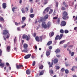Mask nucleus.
<instances>
[{
	"mask_svg": "<svg viewBox=\"0 0 77 77\" xmlns=\"http://www.w3.org/2000/svg\"><path fill=\"white\" fill-rule=\"evenodd\" d=\"M28 36H27V35L26 36V41H29V40L30 39V35H29Z\"/></svg>",
	"mask_w": 77,
	"mask_h": 77,
	"instance_id": "nucleus-24",
	"label": "nucleus"
},
{
	"mask_svg": "<svg viewBox=\"0 0 77 77\" xmlns=\"http://www.w3.org/2000/svg\"><path fill=\"white\" fill-rule=\"evenodd\" d=\"M54 32H51V36H53V35H54Z\"/></svg>",
	"mask_w": 77,
	"mask_h": 77,
	"instance_id": "nucleus-52",
	"label": "nucleus"
},
{
	"mask_svg": "<svg viewBox=\"0 0 77 77\" xmlns=\"http://www.w3.org/2000/svg\"><path fill=\"white\" fill-rule=\"evenodd\" d=\"M17 9V7H15L13 8H12V11L13 12H14L15 9Z\"/></svg>",
	"mask_w": 77,
	"mask_h": 77,
	"instance_id": "nucleus-31",
	"label": "nucleus"
},
{
	"mask_svg": "<svg viewBox=\"0 0 77 77\" xmlns=\"http://www.w3.org/2000/svg\"><path fill=\"white\" fill-rule=\"evenodd\" d=\"M60 17H59L56 21V23L57 24H60Z\"/></svg>",
	"mask_w": 77,
	"mask_h": 77,
	"instance_id": "nucleus-10",
	"label": "nucleus"
},
{
	"mask_svg": "<svg viewBox=\"0 0 77 77\" xmlns=\"http://www.w3.org/2000/svg\"><path fill=\"white\" fill-rule=\"evenodd\" d=\"M60 51V49H59V48H58L55 51V53H59Z\"/></svg>",
	"mask_w": 77,
	"mask_h": 77,
	"instance_id": "nucleus-27",
	"label": "nucleus"
},
{
	"mask_svg": "<svg viewBox=\"0 0 77 77\" xmlns=\"http://www.w3.org/2000/svg\"><path fill=\"white\" fill-rule=\"evenodd\" d=\"M63 34H60V36H59L58 38V39H59V40H60V39H61L62 38V37H63Z\"/></svg>",
	"mask_w": 77,
	"mask_h": 77,
	"instance_id": "nucleus-23",
	"label": "nucleus"
},
{
	"mask_svg": "<svg viewBox=\"0 0 77 77\" xmlns=\"http://www.w3.org/2000/svg\"><path fill=\"white\" fill-rule=\"evenodd\" d=\"M43 68L44 66H43V65H42L40 67H39V69H43Z\"/></svg>",
	"mask_w": 77,
	"mask_h": 77,
	"instance_id": "nucleus-32",
	"label": "nucleus"
},
{
	"mask_svg": "<svg viewBox=\"0 0 77 77\" xmlns=\"http://www.w3.org/2000/svg\"><path fill=\"white\" fill-rule=\"evenodd\" d=\"M75 16H73V19L75 21H76V20H77V15L76 16L75 18Z\"/></svg>",
	"mask_w": 77,
	"mask_h": 77,
	"instance_id": "nucleus-25",
	"label": "nucleus"
},
{
	"mask_svg": "<svg viewBox=\"0 0 77 77\" xmlns=\"http://www.w3.org/2000/svg\"><path fill=\"white\" fill-rule=\"evenodd\" d=\"M25 9H26V12H27L28 11H29V8L26 7L25 8Z\"/></svg>",
	"mask_w": 77,
	"mask_h": 77,
	"instance_id": "nucleus-60",
	"label": "nucleus"
},
{
	"mask_svg": "<svg viewBox=\"0 0 77 77\" xmlns=\"http://www.w3.org/2000/svg\"><path fill=\"white\" fill-rule=\"evenodd\" d=\"M63 5H64L65 6V7H66H66H68V5H67L66 3H65V2H63Z\"/></svg>",
	"mask_w": 77,
	"mask_h": 77,
	"instance_id": "nucleus-36",
	"label": "nucleus"
},
{
	"mask_svg": "<svg viewBox=\"0 0 77 77\" xmlns=\"http://www.w3.org/2000/svg\"><path fill=\"white\" fill-rule=\"evenodd\" d=\"M7 51L8 52H9L11 51V46H8L7 48Z\"/></svg>",
	"mask_w": 77,
	"mask_h": 77,
	"instance_id": "nucleus-17",
	"label": "nucleus"
},
{
	"mask_svg": "<svg viewBox=\"0 0 77 77\" xmlns=\"http://www.w3.org/2000/svg\"><path fill=\"white\" fill-rule=\"evenodd\" d=\"M51 22H48L47 23V26L48 29H49L50 27L51 26Z\"/></svg>",
	"mask_w": 77,
	"mask_h": 77,
	"instance_id": "nucleus-14",
	"label": "nucleus"
},
{
	"mask_svg": "<svg viewBox=\"0 0 77 77\" xmlns=\"http://www.w3.org/2000/svg\"><path fill=\"white\" fill-rule=\"evenodd\" d=\"M48 15H46L44 17H41L40 20L38 21V22L40 23H42V21H45L46 19H48Z\"/></svg>",
	"mask_w": 77,
	"mask_h": 77,
	"instance_id": "nucleus-3",
	"label": "nucleus"
},
{
	"mask_svg": "<svg viewBox=\"0 0 77 77\" xmlns=\"http://www.w3.org/2000/svg\"><path fill=\"white\" fill-rule=\"evenodd\" d=\"M9 33V30L7 29H5L3 30V35H6Z\"/></svg>",
	"mask_w": 77,
	"mask_h": 77,
	"instance_id": "nucleus-6",
	"label": "nucleus"
},
{
	"mask_svg": "<svg viewBox=\"0 0 77 77\" xmlns=\"http://www.w3.org/2000/svg\"><path fill=\"white\" fill-rule=\"evenodd\" d=\"M2 7L4 9H5L6 8V3H3L2 4Z\"/></svg>",
	"mask_w": 77,
	"mask_h": 77,
	"instance_id": "nucleus-20",
	"label": "nucleus"
},
{
	"mask_svg": "<svg viewBox=\"0 0 77 77\" xmlns=\"http://www.w3.org/2000/svg\"><path fill=\"white\" fill-rule=\"evenodd\" d=\"M53 9H51L50 10V11H49V14H52V12H53Z\"/></svg>",
	"mask_w": 77,
	"mask_h": 77,
	"instance_id": "nucleus-44",
	"label": "nucleus"
},
{
	"mask_svg": "<svg viewBox=\"0 0 77 77\" xmlns=\"http://www.w3.org/2000/svg\"><path fill=\"white\" fill-rule=\"evenodd\" d=\"M64 33L66 34L68 33H69V31L67 29H66L64 30Z\"/></svg>",
	"mask_w": 77,
	"mask_h": 77,
	"instance_id": "nucleus-41",
	"label": "nucleus"
},
{
	"mask_svg": "<svg viewBox=\"0 0 77 77\" xmlns=\"http://www.w3.org/2000/svg\"><path fill=\"white\" fill-rule=\"evenodd\" d=\"M23 46L24 49L22 50V52L28 53V50H27V48H28V45L26 43H24L23 44Z\"/></svg>",
	"mask_w": 77,
	"mask_h": 77,
	"instance_id": "nucleus-2",
	"label": "nucleus"
},
{
	"mask_svg": "<svg viewBox=\"0 0 77 77\" xmlns=\"http://www.w3.org/2000/svg\"><path fill=\"white\" fill-rule=\"evenodd\" d=\"M30 70L29 69H27L26 71V74H27L28 75L29 74H30Z\"/></svg>",
	"mask_w": 77,
	"mask_h": 77,
	"instance_id": "nucleus-21",
	"label": "nucleus"
},
{
	"mask_svg": "<svg viewBox=\"0 0 77 77\" xmlns=\"http://www.w3.org/2000/svg\"><path fill=\"white\" fill-rule=\"evenodd\" d=\"M48 11H49V8H46L43 11V14H45L46 12H48Z\"/></svg>",
	"mask_w": 77,
	"mask_h": 77,
	"instance_id": "nucleus-13",
	"label": "nucleus"
},
{
	"mask_svg": "<svg viewBox=\"0 0 77 77\" xmlns=\"http://www.w3.org/2000/svg\"><path fill=\"white\" fill-rule=\"evenodd\" d=\"M56 69H59L60 68V67L58 66H56Z\"/></svg>",
	"mask_w": 77,
	"mask_h": 77,
	"instance_id": "nucleus-53",
	"label": "nucleus"
},
{
	"mask_svg": "<svg viewBox=\"0 0 77 77\" xmlns=\"http://www.w3.org/2000/svg\"><path fill=\"white\" fill-rule=\"evenodd\" d=\"M22 21H25V20H26V17H23L22 18Z\"/></svg>",
	"mask_w": 77,
	"mask_h": 77,
	"instance_id": "nucleus-47",
	"label": "nucleus"
},
{
	"mask_svg": "<svg viewBox=\"0 0 77 77\" xmlns=\"http://www.w3.org/2000/svg\"><path fill=\"white\" fill-rule=\"evenodd\" d=\"M35 64L36 62H35V61H34L32 62V65L33 66H35Z\"/></svg>",
	"mask_w": 77,
	"mask_h": 77,
	"instance_id": "nucleus-33",
	"label": "nucleus"
},
{
	"mask_svg": "<svg viewBox=\"0 0 77 77\" xmlns=\"http://www.w3.org/2000/svg\"><path fill=\"white\" fill-rule=\"evenodd\" d=\"M44 72H45V70H42L41 71L39 74V75H42L44 73Z\"/></svg>",
	"mask_w": 77,
	"mask_h": 77,
	"instance_id": "nucleus-19",
	"label": "nucleus"
},
{
	"mask_svg": "<svg viewBox=\"0 0 77 77\" xmlns=\"http://www.w3.org/2000/svg\"><path fill=\"white\" fill-rule=\"evenodd\" d=\"M63 5H64L65 6V7H66H66H68V5H67L66 3H65V2H63Z\"/></svg>",
	"mask_w": 77,
	"mask_h": 77,
	"instance_id": "nucleus-34",
	"label": "nucleus"
},
{
	"mask_svg": "<svg viewBox=\"0 0 77 77\" xmlns=\"http://www.w3.org/2000/svg\"><path fill=\"white\" fill-rule=\"evenodd\" d=\"M31 56V54H28L27 55L25 56L24 57L25 59H29V58H30Z\"/></svg>",
	"mask_w": 77,
	"mask_h": 77,
	"instance_id": "nucleus-11",
	"label": "nucleus"
},
{
	"mask_svg": "<svg viewBox=\"0 0 77 77\" xmlns=\"http://www.w3.org/2000/svg\"><path fill=\"white\" fill-rule=\"evenodd\" d=\"M57 17H53V19L54 20H56V19H57Z\"/></svg>",
	"mask_w": 77,
	"mask_h": 77,
	"instance_id": "nucleus-61",
	"label": "nucleus"
},
{
	"mask_svg": "<svg viewBox=\"0 0 77 77\" xmlns=\"http://www.w3.org/2000/svg\"><path fill=\"white\" fill-rule=\"evenodd\" d=\"M17 29L18 31H21V28H20V27H17Z\"/></svg>",
	"mask_w": 77,
	"mask_h": 77,
	"instance_id": "nucleus-51",
	"label": "nucleus"
},
{
	"mask_svg": "<svg viewBox=\"0 0 77 77\" xmlns=\"http://www.w3.org/2000/svg\"><path fill=\"white\" fill-rule=\"evenodd\" d=\"M48 64L49 65V67L50 68H51V67H53V60H52V62L51 63H50V62H49L48 63Z\"/></svg>",
	"mask_w": 77,
	"mask_h": 77,
	"instance_id": "nucleus-9",
	"label": "nucleus"
},
{
	"mask_svg": "<svg viewBox=\"0 0 77 77\" xmlns=\"http://www.w3.org/2000/svg\"><path fill=\"white\" fill-rule=\"evenodd\" d=\"M0 66H2V68H3L5 66V65H4V64L1 63L0 64Z\"/></svg>",
	"mask_w": 77,
	"mask_h": 77,
	"instance_id": "nucleus-43",
	"label": "nucleus"
},
{
	"mask_svg": "<svg viewBox=\"0 0 77 77\" xmlns=\"http://www.w3.org/2000/svg\"><path fill=\"white\" fill-rule=\"evenodd\" d=\"M58 61L57 58H55L54 60V64H56L58 63Z\"/></svg>",
	"mask_w": 77,
	"mask_h": 77,
	"instance_id": "nucleus-12",
	"label": "nucleus"
},
{
	"mask_svg": "<svg viewBox=\"0 0 77 77\" xmlns=\"http://www.w3.org/2000/svg\"><path fill=\"white\" fill-rule=\"evenodd\" d=\"M10 36H11L10 34H9V33H8V34H7V37H6L7 39H8V38H9V37H10Z\"/></svg>",
	"mask_w": 77,
	"mask_h": 77,
	"instance_id": "nucleus-28",
	"label": "nucleus"
},
{
	"mask_svg": "<svg viewBox=\"0 0 77 77\" xmlns=\"http://www.w3.org/2000/svg\"><path fill=\"white\" fill-rule=\"evenodd\" d=\"M15 24L16 26H18V23L17 22H15Z\"/></svg>",
	"mask_w": 77,
	"mask_h": 77,
	"instance_id": "nucleus-64",
	"label": "nucleus"
},
{
	"mask_svg": "<svg viewBox=\"0 0 77 77\" xmlns=\"http://www.w3.org/2000/svg\"><path fill=\"white\" fill-rule=\"evenodd\" d=\"M42 38H43V35H42L40 37V41L42 40Z\"/></svg>",
	"mask_w": 77,
	"mask_h": 77,
	"instance_id": "nucleus-48",
	"label": "nucleus"
},
{
	"mask_svg": "<svg viewBox=\"0 0 77 77\" xmlns=\"http://www.w3.org/2000/svg\"><path fill=\"white\" fill-rule=\"evenodd\" d=\"M61 70L62 72H63L64 71H65V69H64L63 68L61 69Z\"/></svg>",
	"mask_w": 77,
	"mask_h": 77,
	"instance_id": "nucleus-55",
	"label": "nucleus"
},
{
	"mask_svg": "<svg viewBox=\"0 0 77 77\" xmlns=\"http://www.w3.org/2000/svg\"><path fill=\"white\" fill-rule=\"evenodd\" d=\"M36 33L35 32L33 34V36L34 37H36Z\"/></svg>",
	"mask_w": 77,
	"mask_h": 77,
	"instance_id": "nucleus-58",
	"label": "nucleus"
},
{
	"mask_svg": "<svg viewBox=\"0 0 77 77\" xmlns=\"http://www.w3.org/2000/svg\"><path fill=\"white\" fill-rule=\"evenodd\" d=\"M60 33H61L63 34L64 33V31H63V29H61L60 30Z\"/></svg>",
	"mask_w": 77,
	"mask_h": 77,
	"instance_id": "nucleus-37",
	"label": "nucleus"
},
{
	"mask_svg": "<svg viewBox=\"0 0 77 77\" xmlns=\"http://www.w3.org/2000/svg\"><path fill=\"white\" fill-rule=\"evenodd\" d=\"M23 68V65L22 64H21L20 65H16V68L17 69H21Z\"/></svg>",
	"mask_w": 77,
	"mask_h": 77,
	"instance_id": "nucleus-5",
	"label": "nucleus"
},
{
	"mask_svg": "<svg viewBox=\"0 0 77 77\" xmlns=\"http://www.w3.org/2000/svg\"><path fill=\"white\" fill-rule=\"evenodd\" d=\"M49 48V50H51V49H52V48H53V47H52V46H50L48 47Z\"/></svg>",
	"mask_w": 77,
	"mask_h": 77,
	"instance_id": "nucleus-54",
	"label": "nucleus"
},
{
	"mask_svg": "<svg viewBox=\"0 0 77 77\" xmlns=\"http://www.w3.org/2000/svg\"><path fill=\"white\" fill-rule=\"evenodd\" d=\"M30 13H33V8H31V9L30 10Z\"/></svg>",
	"mask_w": 77,
	"mask_h": 77,
	"instance_id": "nucleus-45",
	"label": "nucleus"
},
{
	"mask_svg": "<svg viewBox=\"0 0 77 77\" xmlns=\"http://www.w3.org/2000/svg\"><path fill=\"white\" fill-rule=\"evenodd\" d=\"M56 56L58 58H59L60 57V55H56Z\"/></svg>",
	"mask_w": 77,
	"mask_h": 77,
	"instance_id": "nucleus-59",
	"label": "nucleus"
},
{
	"mask_svg": "<svg viewBox=\"0 0 77 77\" xmlns=\"http://www.w3.org/2000/svg\"><path fill=\"white\" fill-rule=\"evenodd\" d=\"M29 17L30 18H33L35 17V15L33 14H32L29 15Z\"/></svg>",
	"mask_w": 77,
	"mask_h": 77,
	"instance_id": "nucleus-30",
	"label": "nucleus"
},
{
	"mask_svg": "<svg viewBox=\"0 0 77 77\" xmlns=\"http://www.w3.org/2000/svg\"><path fill=\"white\" fill-rule=\"evenodd\" d=\"M61 9L63 11H65V10H66V8L63 7H62L61 8Z\"/></svg>",
	"mask_w": 77,
	"mask_h": 77,
	"instance_id": "nucleus-46",
	"label": "nucleus"
},
{
	"mask_svg": "<svg viewBox=\"0 0 77 77\" xmlns=\"http://www.w3.org/2000/svg\"><path fill=\"white\" fill-rule=\"evenodd\" d=\"M46 54L48 57H50V56H49L50 54V50H48L46 51Z\"/></svg>",
	"mask_w": 77,
	"mask_h": 77,
	"instance_id": "nucleus-8",
	"label": "nucleus"
},
{
	"mask_svg": "<svg viewBox=\"0 0 77 77\" xmlns=\"http://www.w3.org/2000/svg\"><path fill=\"white\" fill-rule=\"evenodd\" d=\"M70 54L71 56H73L74 55V52H72Z\"/></svg>",
	"mask_w": 77,
	"mask_h": 77,
	"instance_id": "nucleus-50",
	"label": "nucleus"
},
{
	"mask_svg": "<svg viewBox=\"0 0 77 77\" xmlns=\"http://www.w3.org/2000/svg\"><path fill=\"white\" fill-rule=\"evenodd\" d=\"M51 44H52V41H49L46 44V45L49 46V45H51Z\"/></svg>",
	"mask_w": 77,
	"mask_h": 77,
	"instance_id": "nucleus-15",
	"label": "nucleus"
},
{
	"mask_svg": "<svg viewBox=\"0 0 77 77\" xmlns=\"http://www.w3.org/2000/svg\"><path fill=\"white\" fill-rule=\"evenodd\" d=\"M66 22L65 20H63L61 22L60 26H62L63 27H64V26H66Z\"/></svg>",
	"mask_w": 77,
	"mask_h": 77,
	"instance_id": "nucleus-4",
	"label": "nucleus"
},
{
	"mask_svg": "<svg viewBox=\"0 0 77 77\" xmlns=\"http://www.w3.org/2000/svg\"><path fill=\"white\" fill-rule=\"evenodd\" d=\"M50 72L51 74H53V72H53V70L52 69H51L50 70Z\"/></svg>",
	"mask_w": 77,
	"mask_h": 77,
	"instance_id": "nucleus-56",
	"label": "nucleus"
},
{
	"mask_svg": "<svg viewBox=\"0 0 77 77\" xmlns=\"http://www.w3.org/2000/svg\"><path fill=\"white\" fill-rule=\"evenodd\" d=\"M65 40L61 41L60 42V44H63V43L65 42Z\"/></svg>",
	"mask_w": 77,
	"mask_h": 77,
	"instance_id": "nucleus-38",
	"label": "nucleus"
},
{
	"mask_svg": "<svg viewBox=\"0 0 77 77\" xmlns=\"http://www.w3.org/2000/svg\"><path fill=\"white\" fill-rule=\"evenodd\" d=\"M27 35H26L24 34H23V36H22V38L23 39H26V38Z\"/></svg>",
	"mask_w": 77,
	"mask_h": 77,
	"instance_id": "nucleus-26",
	"label": "nucleus"
},
{
	"mask_svg": "<svg viewBox=\"0 0 77 77\" xmlns=\"http://www.w3.org/2000/svg\"><path fill=\"white\" fill-rule=\"evenodd\" d=\"M26 24H25L24 25H23L22 26V28H24V27H26Z\"/></svg>",
	"mask_w": 77,
	"mask_h": 77,
	"instance_id": "nucleus-57",
	"label": "nucleus"
},
{
	"mask_svg": "<svg viewBox=\"0 0 77 77\" xmlns=\"http://www.w3.org/2000/svg\"><path fill=\"white\" fill-rule=\"evenodd\" d=\"M74 68H77V66H73L71 69V70L72 71H74Z\"/></svg>",
	"mask_w": 77,
	"mask_h": 77,
	"instance_id": "nucleus-39",
	"label": "nucleus"
},
{
	"mask_svg": "<svg viewBox=\"0 0 77 77\" xmlns=\"http://www.w3.org/2000/svg\"><path fill=\"white\" fill-rule=\"evenodd\" d=\"M2 49H0V56H1V55H2Z\"/></svg>",
	"mask_w": 77,
	"mask_h": 77,
	"instance_id": "nucleus-49",
	"label": "nucleus"
},
{
	"mask_svg": "<svg viewBox=\"0 0 77 77\" xmlns=\"http://www.w3.org/2000/svg\"><path fill=\"white\" fill-rule=\"evenodd\" d=\"M62 19L63 20H66L69 19V16H68V12L66 11H64L62 13Z\"/></svg>",
	"mask_w": 77,
	"mask_h": 77,
	"instance_id": "nucleus-1",
	"label": "nucleus"
},
{
	"mask_svg": "<svg viewBox=\"0 0 77 77\" xmlns=\"http://www.w3.org/2000/svg\"><path fill=\"white\" fill-rule=\"evenodd\" d=\"M66 74H68L69 73V71L67 69H66L65 71Z\"/></svg>",
	"mask_w": 77,
	"mask_h": 77,
	"instance_id": "nucleus-42",
	"label": "nucleus"
},
{
	"mask_svg": "<svg viewBox=\"0 0 77 77\" xmlns=\"http://www.w3.org/2000/svg\"><path fill=\"white\" fill-rule=\"evenodd\" d=\"M45 24V22H43L42 23V26L44 28V29H47L48 27L47 24Z\"/></svg>",
	"mask_w": 77,
	"mask_h": 77,
	"instance_id": "nucleus-7",
	"label": "nucleus"
},
{
	"mask_svg": "<svg viewBox=\"0 0 77 77\" xmlns=\"http://www.w3.org/2000/svg\"><path fill=\"white\" fill-rule=\"evenodd\" d=\"M21 11L23 14H25L26 13V10L24 8H23L21 9Z\"/></svg>",
	"mask_w": 77,
	"mask_h": 77,
	"instance_id": "nucleus-22",
	"label": "nucleus"
},
{
	"mask_svg": "<svg viewBox=\"0 0 77 77\" xmlns=\"http://www.w3.org/2000/svg\"><path fill=\"white\" fill-rule=\"evenodd\" d=\"M59 35H57L55 38V41H57V40H58V39H59Z\"/></svg>",
	"mask_w": 77,
	"mask_h": 77,
	"instance_id": "nucleus-29",
	"label": "nucleus"
},
{
	"mask_svg": "<svg viewBox=\"0 0 77 77\" xmlns=\"http://www.w3.org/2000/svg\"><path fill=\"white\" fill-rule=\"evenodd\" d=\"M35 39L36 41L37 42H39L40 41V39H39V37L37 36L35 38Z\"/></svg>",
	"mask_w": 77,
	"mask_h": 77,
	"instance_id": "nucleus-16",
	"label": "nucleus"
},
{
	"mask_svg": "<svg viewBox=\"0 0 77 77\" xmlns=\"http://www.w3.org/2000/svg\"><path fill=\"white\" fill-rule=\"evenodd\" d=\"M63 5H64L65 6V7H66H66H68V5H67L66 3H65V2H63Z\"/></svg>",
	"mask_w": 77,
	"mask_h": 77,
	"instance_id": "nucleus-35",
	"label": "nucleus"
},
{
	"mask_svg": "<svg viewBox=\"0 0 77 77\" xmlns=\"http://www.w3.org/2000/svg\"><path fill=\"white\" fill-rule=\"evenodd\" d=\"M58 5H59V4L58 3V2H56V5L57 8V7H58Z\"/></svg>",
	"mask_w": 77,
	"mask_h": 77,
	"instance_id": "nucleus-62",
	"label": "nucleus"
},
{
	"mask_svg": "<svg viewBox=\"0 0 77 77\" xmlns=\"http://www.w3.org/2000/svg\"><path fill=\"white\" fill-rule=\"evenodd\" d=\"M6 64L7 66H9V63H6Z\"/></svg>",
	"mask_w": 77,
	"mask_h": 77,
	"instance_id": "nucleus-63",
	"label": "nucleus"
},
{
	"mask_svg": "<svg viewBox=\"0 0 77 77\" xmlns=\"http://www.w3.org/2000/svg\"><path fill=\"white\" fill-rule=\"evenodd\" d=\"M0 21H2V23H4L5 22V20H4V18H3V17L0 16Z\"/></svg>",
	"mask_w": 77,
	"mask_h": 77,
	"instance_id": "nucleus-18",
	"label": "nucleus"
},
{
	"mask_svg": "<svg viewBox=\"0 0 77 77\" xmlns=\"http://www.w3.org/2000/svg\"><path fill=\"white\" fill-rule=\"evenodd\" d=\"M48 0H44V5H46L48 3Z\"/></svg>",
	"mask_w": 77,
	"mask_h": 77,
	"instance_id": "nucleus-40",
	"label": "nucleus"
}]
</instances>
